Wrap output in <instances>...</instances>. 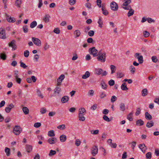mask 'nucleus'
<instances>
[{
    "mask_svg": "<svg viewBox=\"0 0 159 159\" xmlns=\"http://www.w3.org/2000/svg\"><path fill=\"white\" fill-rule=\"evenodd\" d=\"M65 77L64 75H61L57 79V83L56 84L57 87H59L61 85V83Z\"/></svg>",
    "mask_w": 159,
    "mask_h": 159,
    "instance_id": "9",
    "label": "nucleus"
},
{
    "mask_svg": "<svg viewBox=\"0 0 159 159\" xmlns=\"http://www.w3.org/2000/svg\"><path fill=\"white\" fill-rule=\"evenodd\" d=\"M139 147L143 153L145 152L146 150L147 149V148L144 143L139 144Z\"/></svg>",
    "mask_w": 159,
    "mask_h": 159,
    "instance_id": "15",
    "label": "nucleus"
},
{
    "mask_svg": "<svg viewBox=\"0 0 159 159\" xmlns=\"http://www.w3.org/2000/svg\"><path fill=\"white\" fill-rule=\"evenodd\" d=\"M22 110L25 115H27L29 114V110L26 107H23L22 108Z\"/></svg>",
    "mask_w": 159,
    "mask_h": 159,
    "instance_id": "38",
    "label": "nucleus"
},
{
    "mask_svg": "<svg viewBox=\"0 0 159 159\" xmlns=\"http://www.w3.org/2000/svg\"><path fill=\"white\" fill-rule=\"evenodd\" d=\"M141 109L140 108H137L136 109V111L135 112V115L136 116H138L140 113Z\"/></svg>",
    "mask_w": 159,
    "mask_h": 159,
    "instance_id": "53",
    "label": "nucleus"
},
{
    "mask_svg": "<svg viewBox=\"0 0 159 159\" xmlns=\"http://www.w3.org/2000/svg\"><path fill=\"white\" fill-rule=\"evenodd\" d=\"M140 53H136L134 55V57L138 59L139 63L140 64H142L143 61V57L142 56H139Z\"/></svg>",
    "mask_w": 159,
    "mask_h": 159,
    "instance_id": "10",
    "label": "nucleus"
},
{
    "mask_svg": "<svg viewBox=\"0 0 159 159\" xmlns=\"http://www.w3.org/2000/svg\"><path fill=\"white\" fill-rule=\"evenodd\" d=\"M101 85L102 89L104 90L107 89V84H106L104 81L102 80L101 81Z\"/></svg>",
    "mask_w": 159,
    "mask_h": 159,
    "instance_id": "23",
    "label": "nucleus"
},
{
    "mask_svg": "<svg viewBox=\"0 0 159 159\" xmlns=\"http://www.w3.org/2000/svg\"><path fill=\"white\" fill-rule=\"evenodd\" d=\"M56 151L51 150L50 151L49 153V156L51 157L52 156H54L56 154Z\"/></svg>",
    "mask_w": 159,
    "mask_h": 159,
    "instance_id": "44",
    "label": "nucleus"
},
{
    "mask_svg": "<svg viewBox=\"0 0 159 159\" xmlns=\"http://www.w3.org/2000/svg\"><path fill=\"white\" fill-rule=\"evenodd\" d=\"M96 3L97 5L100 8L101 6L102 1L101 0H97Z\"/></svg>",
    "mask_w": 159,
    "mask_h": 159,
    "instance_id": "58",
    "label": "nucleus"
},
{
    "mask_svg": "<svg viewBox=\"0 0 159 159\" xmlns=\"http://www.w3.org/2000/svg\"><path fill=\"white\" fill-rule=\"evenodd\" d=\"M87 42L88 43H92L93 44L95 43V41H93V39L91 38H88L87 39Z\"/></svg>",
    "mask_w": 159,
    "mask_h": 159,
    "instance_id": "45",
    "label": "nucleus"
},
{
    "mask_svg": "<svg viewBox=\"0 0 159 159\" xmlns=\"http://www.w3.org/2000/svg\"><path fill=\"white\" fill-rule=\"evenodd\" d=\"M90 76V73L88 71L85 72V74L82 76V78L83 79H85L88 78Z\"/></svg>",
    "mask_w": 159,
    "mask_h": 159,
    "instance_id": "28",
    "label": "nucleus"
},
{
    "mask_svg": "<svg viewBox=\"0 0 159 159\" xmlns=\"http://www.w3.org/2000/svg\"><path fill=\"white\" fill-rule=\"evenodd\" d=\"M50 18V16L48 14H46L43 17V20L44 22L47 23L49 22Z\"/></svg>",
    "mask_w": 159,
    "mask_h": 159,
    "instance_id": "13",
    "label": "nucleus"
},
{
    "mask_svg": "<svg viewBox=\"0 0 159 159\" xmlns=\"http://www.w3.org/2000/svg\"><path fill=\"white\" fill-rule=\"evenodd\" d=\"M16 41L15 40H12L10 42L8 43V45L10 47L12 48V50H14L17 48V45L16 44Z\"/></svg>",
    "mask_w": 159,
    "mask_h": 159,
    "instance_id": "5",
    "label": "nucleus"
},
{
    "mask_svg": "<svg viewBox=\"0 0 159 159\" xmlns=\"http://www.w3.org/2000/svg\"><path fill=\"white\" fill-rule=\"evenodd\" d=\"M22 131V129L18 125H15L13 128V132L16 135H19Z\"/></svg>",
    "mask_w": 159,
    "mask_h": 159,
    "instance_id": "3",
    "label": "nucleus"
},
{
    "mask_svg": "<svg viewBox=\"0 0 159 159\" xmlns=\"http://www.w3.org/2000/svg\"><path fill=\"white\" fill-rule=\"evenodd\" d=\"M99 131L98 130V129L95 130H92L91 131V132L92 134L95 135L98 134L99 133Z\"/></svg>",
    "mask_w": 159,
    "mask_h": 159,
    "instance_id": "55",
    "label": "nucleus"
},
{
    "mask_svg": "<svg viewBox=\"0 0 159 159\" xmlns=\"http://www.w3.org/2000/svg\"><path fill=\"white\" fill-rule=\"evenodd\" d=\"M48 135L49 137H53L55 136V134L54 130H51L49 131L48 133Z\"/></svg>",
    "mask_w": 159,
    "mask_h": 159,
    "instance_id": "33",
    "label": "nucleus"
},
{
    "mask_svg": "<svg viewBox=\"0 0 159 159\" xmlns=\"http://www.w3.org/2000/svg\"><path fill=\"white\" fill-rule=\"evenodd\" d=\"M20 66L21 68L24 69H26L27 67V66L26 65L25 63L22 62L21 60L20 61Z\"/></svg>",
    "mask_w": 159,
    "mask_h": 159,
    "instance_id": "42",
    "label": "nucleus"
},
{
    "mask_svg": "<svg viewBox=\"0 0 159 159\" xmlns=\"http://www.w3.org/2000/svg\"><path fill=\"white\" fill-rule=\"evenodd\" d=\"M97 57V59L98 61L102 62H104L106 61V53L105 52H102V50L99 51Z\"/></svg>",
    "mask_w": 159,
    "mask_h": 159,
    "instance_id": "1",
    "label": "nucleus"
},
{
    "mask_svg": "<svg viewBox=\"0 0 159 159\" xmlns=\"http://www.w3.org/2000/svg\"><path fill=\"white\" fill-rule=\"evenodd\" d=\"M124 75V73L121 72L117 73V77L118 78H121L123 77Z\"/></svg>",
    "mask_w": 159,
    "mask_h": 159,
    "instance_id": "46",
    "label": "nucleus"
},
{
    "mask_svg": "<svg viewBox=\"0 0 159 159\" xmlns=\"http://www.w3.org/2000/svg\"><path fill=\"white\" fill-rule=\"evenodd\" d=\"M110 68L111 70V74H113L115 72L116 68V67L113 65H111L110 66Z\"/></svg>",
    "mask_w": 159,
    "mask_h": 159,
    "instance_id": "37",
    "label": "nucleus"
},
{
    "mask_svg": "<svg viewBox=\"0 0 159 159\" xmlns=\"http://www.w3.org/2000/svg\"><path fill=\"white\" fill-rule=\"evenodd\" d=\"M81 143V141L79 139H77L75 141V144L77 146H80Z\"/></svg>",
    "mask_w": 159,
    "mask_h": 159,
    "instance_id": "60",
    "label": "nucleus"
},
{
    "mask_svg": "<svg viewBox=\"0 0 159 159\" xmlns=\"http://www.w3.org/2000/svg\"><path fill=\"white\" fill-rule=\"evenodd\" d=\"M98 105L96 104H94L93 106L91 107V109L93 111L96 110L97 107Z\"/></svg>",
    "mask_w": 159,
    "mask_h": 159,
    "instance_id": "59",
    "label": "nucleus"
},
{
    "mask_svg": "<svg viewBox=\"0 0 159 159\" xmlns=\"http://www.w3.org/2000/svg\"><path fill=\"white\" fill-rule=\"evenodd\" d=\"M32 40L33 43L36 46L39 47L40 46H41V41L38 38L34 37H32Z\"/></svg>",
    "mask_w": 159,
    "mask_h": 159,
    "instance_id": "7",
    "label": "nucleus"
},
{
    "mask_svg": "<svg viewBox=\"0 0 159 159\" xmlns=\"http://www.w3.org/2000/svg\"><path fill=\"white\" fill-rule=\"evenodd\" d=\"M54 96H56L57 94H59L61 91V89L59 87H56L54 89Z\"/></svg>",
    "mask_w": 159,
    "mask_h": 159,
    "instance_id": "17",
    "label": "nucleus"
},
{
    "mask_svg": "<svg viewBox=\"0 0 159 159\" xmlns=\"http://www.w3.org/2000/svg\"><path fill=\"white\" fill-rule=\"evenodd\" d=\"M103 119L104 120H105L107 122H109L111 121V120L108 117V116L105 115H104L103 116Z\"/></svg>",
    "mask_w": 159,
    "mask_h": 159,
    "instance_id": "50",
    "label": "nucleus"
},
{
    "mask_svg": "<svg viewBox=\"0 0 159 159\" xmlns=\"http://www.w3.org/2000/svg\"><path fill=\"white\" fill-rule=\"evenodd\" d=\"M6 19L7 21L9 22H14L16 21V19L14 18H12L10 16L6 14Z\"/></svg>",
    "mask_w": 159,
    "mask_h": 159,
    "instance_id": "16",
    "label": "nucleus"
},
{
    "mask_svg": "<svg viewBox=\"0 0 159 159\" xmlns=\"http://www.w3.org/2000/svg\"><path fill=\"white\" fill-rule=\"evenodd\" d=\"M147 159H151L152 157V153L151 152H147L146 154Z\"/></svg>",
    "mask_w": 159,
    "mask_h": 159,
    "instance_id": "47",
    "label": "nucleus"
},
{
    "mask_svg": "<svg viewBox=\"0 0 159 159\" xmlns=\"http://www.w3.org/2000/svg\"><path fill=\"white\" fill-rule=\"evenodd\" d=\"M94 34V31L92 30H89L88 32V35L90 37L93 36Z\"/></svg>",
    "mask_w": 159,
    "mask_h": 159,
    "instance_id": "48",
    "label": "nucleus"
},
{
    "mask_svg": "<svg viewBox=\"0 0 159 159\" xmlns=\"http://www.w3.org/2000/svg\"><path fill=\"white\" fill-rule=\"evenodd\" d=\"M142 96L143 97L146 96L148 94V90L146 88L144 89L142 91Z\"/></svg>",
    "mask_w": 159,
    "mask_h": 159,
    "instance_id": "34",
    "label": "nucleus"
},
{
    "mask_svg": "<svg viewBox=\"0 0 159 159\" xmlns=\"http://www.w3.org/2000/svg\"><path fill=\"white\" fill-rule=\"evenodd\" d=\"M152 61L156 63L157 61V57L156 56H153L152 57Z\"/></svg>",
    "mask_w": 159,
    "mask_h": 159,
    "instance_id": "63",
    "label": "nucleus"
},
{
    "mask_svg": "<svg viewBox=\"0 0 159 159\" xmlns=\"http://www.w3.org/2000/svg\"><path fill=\"white\" fill-rule=\"evenodd\" d=\"M144 124L143 121L141 119H139L137 120L136 121V125L137 126H142Z\"/></svg>",
    "mask_w": 159,
    "mask_h": 159,
    "instance_id": "19",
    "label": "nucleus"
},
{
    "mask_svg": "<svg viewBox=\"0 0 159 159\" xmlns=\"http://www.w3.org/2000/svg\"><path fill=\"white\" fill-rule=\"evenodd\" d=\"M117 98L115 96H113L111 97V102H114L116 100Z\"/></svg>",
    "mask_w": 159,
    "mask_h": 159,
    "instance_id": "61",
    "label": "nucleus"
},
{
    "mask_svg": "<svg viewBox=\"0 0 159 159\" xmlns=\"http://www.w3.org/2000/svg\"><path fill=\"white\" fill-rule=\"evenodd\" d=\"M37 25V22L35 21H34L32 22L30 24V26L31 28H33L35 27Z\"/></svg>",
    "mask_w": 159,
    "mask_h": 159,
    "instance_id": "41",
    "label": "nucleus"
},
{
    "mask_svg": "<svg viewBox=\"0 0 159 159\" xmlns=\"http://www.w3.org/2000/svg\"><path fill=\"white\" fill-rule=\"evenodd\" d=\"M57 142V139L56 137H51L48 140V142L50 144H54Z\"/></svg>",
    "mask_w": 159,
    "mask_h": 159,
    "instance_id": "12",
    "label": "nucleus"
},
{
    "mask_svg": "<svg viewBox=\"0 0 159 159\" xmlns=\"http://www.w3.org/2000/svg\"><path fill=\"white\" fill-rule=\"evenodd\" d=\"M145 117L148 120H151L152 119V116L148 112H146L145 113Z\"/></svg>",
    "mask_w": 159,
    "mask_h": 159,
    "instance_id": "32",
    "label": "nucleus"
},
{
    "mask_svg": "<svg viewBox=\"0 0 159 159\" xmlns=\"http://www.w3.org/2000/svg\"><path fill=\"white\" fill-rule=\"evenodd\" d=\"M102 13L104 15L106 16L108 14V11L105 8H104V7L103 6H102Z\"/></svg>",
    "mask_w": 159,
    "mask_h": 159,
    "instance_id": "29",
    "label": "nucleus"
},
{
    "mask_svg": "<svg viewBox=\"0 0 159 159\" xmlns=\"http://www.w3.org/2000/svg\"><path fill=\"white\" fill-rule=\"evenodd\" d=\"M41 125V124L40 122L35 123L34 125V126L35 128H39Z\"/></svg>",
    "mask_w": 159,
    "mask_h": 159,
    "instance_id": "64",
    "label": "nucleus"
},
{
    "mask_svg": "<svg viewBox=\"0 0 159 159\" xmlns=\"http://www.w3.org/2000/svg\"><path fill=\"white\" fill-rule=\"evenodd\" d=\"M37 93L39 97H41V98H43V96L42 94L41 93V92L39 89H37Z\"/></svg>",
    "mask_w": 159,
    "mask_h": 159,
    "instance_id": "51",
    "label": "nucleus"
},
{
    "mask_svg": "<svg viewBox=\"0 0 159 159\" xmlns=\"http://www.w3.org/2000/svg\"><path fill=\"white\" fill-rule=\"evenodd\" d=\"M122 8L125 10H129L127 13V16L129 17L132 16L134 13V10L131 8V7L130 6H129L128 7H123Z\"/></svg>",
    "mask_w": 159,
    "mask_h": 159,
    "instance_id": "2",
    "label": "nucleus"
},
{
    "mask_svg": "<svg viewBox=\"0 0 159 159\" xmlns=\"http://www.w3.org/2000/svg\"><path fill=\"white\" fill-rule=\"evenodd\" d=\"M74 34L75 35V38H77L80 35V32L79 30H76L74 31Z\"/></svg>",
    "mask_w": 159,
    "mask_h": 159,
    "instance_id": "40",
    "label": "nucleus"
},
{
    "mask_svg": "<svg viewBox=\"0 0 159 159\" xmlns=\"http://www.w3.org/2000/svg\"><path fill=\"white\" fill-rule=\"evenodd\" d=\"M108 84L111 86H113L115 84V81L113 80H111L108 81Z\"/></svg>",
    "mask_w": 159,
    "mask_h": 159,
    "instance_id": "54",
    "label": "nucleus"
},
{
    "mask_svg": "<svg viewBox=\"0 0 159 159\" xmlns=\"http://www.w3.org/2000/svg\"><path fill=\"white\" fill-rule=\"evenodd\" d=\"M69 99V98L67 96H63L61 99V102L62 103H65L67 102Z\"/></svg>",
    "mask_w": 159,
    "mask_h": 159,
    "instance_id": "20",
    "label": "nucleus"
},
{
    "mask_svg": "<svg viewBox=\"0 0 159 159\" xmlns=\"http://www.w3.org/2000/svg\"><path fill=\"white\" fill-rule=\"evenodd\" d=\"M25 148L26 151L29 153L32 150V146L26 144L25 146Z\"/></svg>",
    "mask_w": 159,
    "mask_h": 159,
    "instance_id": "21",
    "label": "nucleus"
},
{
    "mask_svg": "<svg viewBox=\"0 0 159 159\" xmlns=\"http://www.w3.org/2000/svg\"><path fill=\"white\" fill-rule=\"evenodd\" d=\"M89 51L91 54L93 55V57H97L98 56V51L95 49V47L90 48Z\"/></svg>",
    "mask_w": 159,
    "mask_h": 159,
    "instance_id": "4",
    "label": "nucleus"
},
{
    "mask_svg": "<svg viewBox=\"0 0 159 159\" xmlns=\"http://www.w3.org/2000/svg\"><path fill=\"white\" fill-rule=\"evenodd\" d=\"M59 139L61 142H64L66 140V137L65 135L62 134L60 136Z\"/></svg>",
    "mask_w": 159,
    "mask_h": 159,
    "instance_id": "22",
    "label": "nucleus"
},
{
    "mask_svg": "<svg viewBox=\"0 0 159 159\" xmlns=\"http://www.w3.org/2000/svg\"><path fill=\"white\" fill-rule=\"evenodd\" d=\"M85 6L88 9H91V4L90 3L87 2L85 4Z\"/></svg>",
    "mask_w": 159,
    "mask_h": 159,
    "instance_id": "56",
    "label": "nucleus"
},
{
    "mask_svg": "<svg viewBox=\"0 0 159 159\" xmlns=\"http://www.w3.org/2000/svg\"><path fill=\"white\" fill-rule=\"evenodd\" d=\"M5 30L2 28H0V38L5 39L7 38L6 35Z\"/></svg>",
    "mask_w": 159,
    "mask_h": 159,
    "instance_id": "8",
    "label": "nucleus"
},
{
    "mask_svg": "<svg viewBox=\"0 0 159 159\" xmlns=\"http://www.w3.org/2000/svg\"><path fill=\"white\" fill-rule=\"evenodd\" d=\"M131 0H124V2L123 3L122 5V7H128L129 5L131 2Z\"/></svg>",
    "mask_w": 159,
    "mask_h": 159,
    "instance_id": "18",
    "label": "nucleus"
},
{
    "mask_svg": "<svg viewBox=\"0 0 159 159\" xmlns=\"http://www.w3.org/2000/svg\"><path fill=\"white\" fill-rule=\"evenodd\" d=\"M154 125V123L153 122V121L151 120L150 122L148 121L146 125V126L148 128H150L152 126H153Z\"/></svg>",
    "mask_w": 159,
    "mask_h": 159,
    "instance_id": "31",
    "label": "nucleus"
},
{
    "mask_svg": "<svg viewBox=\"0 0 159 159\" xmlns=\"http://www.w3.org/2000/svg\"><path fill=\"white\" fill-rule=\"evenodd\" d=\"M121 89L124 91H126L128 90V88L127 87V85L125 83H123L121 86Z\"/></svg>",
    "mask_w": 159,
    "mask_h": 159,
    "instance_id": "27",
    "label": "nucleus"
},
{
    "mask_svg": "<svg viewBox=\"0 0 159 159\" xmlns=\"http://www.w3.org/2000/svg\"><path fill=\"white\" fill-rule=\"evenodd\" d=\"M102 70L101 68H97L95 69V74L98 75L102 74Z\"/></svg>",
    "mask_w": 159,
    "mask_h": 159,
    "instance_id": "30",
    "label": "nucleus"
},
{
    "mask_svg": "<svg viewBox=\"0 0 159 159\" xmlns=\"http://www.w3.org/2000/svg\"><path fill=\"white\" fill-rule=\"evenodd\" d=\"M7 58V55L4 52L0 54V58L2 60H5Z\"/></svg>",
    "mask_w": 159,
    "mask_h": 159,
    "instance_id": "24",
    "label": "nucleus"
},
{
    "mask_svg": "<svg viewBox=\"0 0 159 159\" xmlns=\"http://www.w3.org/2000/svg\"><path fill=\"white\" fill-rule=\"evenodd\" d=\"M120 110L121 111H124L125 110V104L124 103H121L120 104Z\"/></svg>",
    "mask_w": 159,
    "mask_h": 159,
    "instance_id": "35",
    "label": "nucleus"
},
{
    "mask_svg": "<svg viewBox=\"0 0 159 159\" xmlns=\"http://www.w3.org/2000/svg\"><path fill=\"white\" fill-rule=\"evenodd\" d=\"M14 107V105L12 103H11L8 105V107H6L5 111L7 113H8L10 112L11 109Z\"/></svg>",
    "mask_w": 159,
    "mask_h": 159,
    "instance_id": "14",
    "label": "nucleus"
},
{
    "mask_svg": "<svg viewBox=\"0 0 159 159\" xmlns=\"http://www.w3.org/2000/svg\"><path fill=\"white\" fill-rule=\"evenodd\" d=\"M5 151L6 153V155L7 156H8L10 155V149L7 147H6L5 149Z\"/></svg>",
    "mask_w": 159,
    "mask_h": 159,
    "instance_id": "43",
    "label": "nucleus"
},
{
    "mask_svg": "<svg viewBox=\"0 0 159 159\" xmlns=\"http://www.w3.org/2000/svg\"><path fill=\"white\" fill-rule=\"evenodd\" d=\"M57 128L61 129H65V125L63 124L59 125L57 127Z\"/></svg>",
    "mask_w": 159,
    "mask_h": 159,
    "instance_id": "52",
    "label": "nucleus"
},
{
    "mask_svg": "<svg viewBox=\"0 0 159 159\" xmlns=\"http://www.w3.org/2000/svg\"><path fill=\"white\" fill-rule=\"evenodd\" d=\"M111 8L113 11H116L118 8L117 4L114 1H113L110 4Z\"/></svg>",
    "mask_w": 159,
    "mask_h": 159,
    "instance_id": "6",
    "label": "nucleus"
},
{
    "mask_svg": "<svg viewBox=\"0 0 159 159\" xmlns=\"http://www.w3.org/2000/svg\"><path fill=\"white\" fill-rule=\"evenodd\" d=\"M76 2V0H69V3L71 5L75 4Z\"/></svg>",
    "mask_w": 159,
    "mask_h": 159,
    "instance_id": "62",
    "label": "nucleus"
},
{
    "mask_svg": "<svg viewBox=\"0 0 159 159\" xmlns=\"http://www.w3.org/2000/svg\"><path fill=\"white\" fill-rule=\"evenodd\" d=\"M80 113L78 114V117L80 121H84L85 120V118L84 116V115L80 114Z\"/></svg>",
    "mask_w": 159,
    "mask_h": 159,
    "instance_id": "25",
    "label": "nucleus"
},
{
    "mask_svg": "<svg viewBox=\"0 0 159 159\" xmlns=\"http://www.w3.org/2000/svg\"><path fill=\"white\" fill-rule=\"evenodd\" d=\"M21 0H16L15 2V5L18 8H20L21 7Z\"/></svg>",
    "mask_w": 159,
    "mask_h": 159,
    "instance_id": "26",
    "label": "nucleus"
},
{
    "mask_svg": "<svg viewBox=\"0 0 159 159\" xmlns=\"http://www.w3.org/2000/svg\"><path fill=\"white\" fill-rule=\"evenodd\" d=\"M86 110L84 108H81L79 109V113H80V114L84 115V113H85Z\"/></svg>",
    "mask_w": 159,
    "mask_h": 159,
    "instance_id": "39",
    "label": "nucleus"
},
{
    "mask_svg": "<svg viewBox=\"0 0 159 159\" xmlns=\"http://www.w3.org/2000/svg\"><path fill=\"white\" fill-rule=\"evenodd\" d=\"M29 55V52L28 50H25L24 52V56L25 57H27Z\"/></svg>",
    "mask_w": 159,
    "mask_h": 159,
    "instance_id": "57",
    "label": "nucleus"
},
{
    "mask_svg": "<svg viewBox=\"0 0 159 159\" xmlns=\"http://www.w3.org/2000/svg\"><path fill=\"white\" fill-rule=\"evenodd\" d=\"M129 70L132 74H134L135 71V68L134 66L133 65H131L130 66Z\"/></svg>",
    "mask_w": 159,
    "mask_h": 159,
    "instance_id": "36",
    "label": "nucleus"
},
{
    "mask_svg": "<svg viewBox=\"0 0 159 159\" xmlns=\"http://www.w3.org/2000/svg\"><path fill=\"white\" fill-rule=\"evenodd\" d=\"M98 149L97 146L94 145L92 148L91 153L93 156H95L98 153Z\"/></svg>",
    "mask_w": 159,
    "mask_h": 159,
    "instance_id": "11",
    "label": "nucleus"
},
{
    "mask_svg": "<svg viewBox=\"0 0 159 159\" xmlns=\"http://www.w3.org/2000/svg\"><path fill=\"white\" fill-rule=\"evenodd\" d=\"M23 30L25 33H27L28 32V26L27 25H25L23 27Z\"/></svg>",
    "mask_w": 159,
    "mask_h": 159,
    "instance_id": "49",
    "label": "nucleus"
}]
</instances>
